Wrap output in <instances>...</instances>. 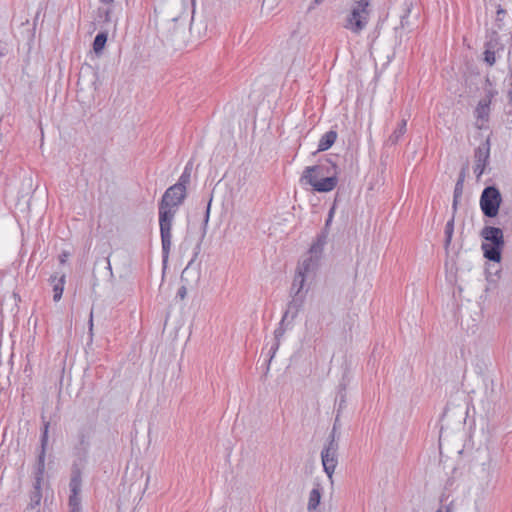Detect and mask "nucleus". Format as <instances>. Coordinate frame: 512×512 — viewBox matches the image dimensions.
<instances>
[{
	"instance_id": "f257e3e1",
	"label": "nucleus",
	"mask_w": 512,
	"mask_h": 512,
	"mask_svg": "<svg viewBox=\"0 0 512 512\" xmlns=\"http://www.w3.org/2000/svg\"><path fill=\"white\" fill-rule=\"evenodd\" d=\"M186 197V187L179 182L169 187L159 203V226L164 264L168 261L172 245V225L175 215Z\"/></svg>"
},
{
	"instance_id": "f03ea898",
	"label": "nucleus",
	"mask_w": 512,
	"mask_h": 512,
	"mask_svg": "<svg viewBox=\"0 0 512 512\" xmlns=\"http://www.w3.org/2000/svg\"><path fill=\"white\" fill-rule=\"evenodd\" d=\"M325 244V237H318L299 263L293 281V289L297 295L305 296L314 288L319 276Z\"/></svg>"
},
{
	"instance_id": "7ed1b4c3",
	"label": "nucleus",
	"mask_w": 512,
	"mask_h": 512,
	"mask_svg": "<svg viewBox=\"0 0 512 512\" xmlns=\"http://www.w3.org/2000/svg\"><path fill=\"white\" fill-rule=\"evenodd\" d=\"M338 171L334 164H317L304 169L300 183L309 186L313 191L328 193L338 185Z\"/></svg>"
},
{
	"instance_id": "20e7f679",
	"label": "nucleus",
	"mask_w": 512,
	"mask_h": 512,
	"mask_svg": "<svg viewBox=\"0 0 512 512\" xmlns=\"http://www.w3.org/2000/svg\"><path fill=\"white\" fill-rule=\"evenodd\" d=\"M481 235L484 239L482 250L485 258L499 263L501 261V252L504 247L503 231L497 227H485Z\"/></svg>"
},
{
	"instance_id": "39448f33",
	"label": "nucleus",
	"mask_w": 512,
	"mask_h": 512,
	"mask_svg": "<svg viewBox=\"0 0 512 512\" xmlns=\"http://www.w3.org/2000/svg\"><path fill=\"white\" fill-rule=\"evenodd\" d=\"M368 6V0L353 2L345 17L344 27L355 34L363 31L369 22L370 11Z\"/></svg>"
},
{
	"instance_id": "423d86ee",
	"label": "nucleus",
	"mask_w": 512,
	"mask_h": 512,
	"mask_svg": "<svg viewBox=\"0 0 512 512\" xmlns=\"http://www.w3.org/2000/svg\"><path fill=\"white\" fill-rule=\"evenodd\" d=\"M501 202L502 197L497 188L490 186L483 190L480 197V207L486 216H497Z\"/></svg>"
},
{
	"instance_id": "0eeeda50",
	"label": "nucleus",
	"mask_w": 512,
	"mask_h": 512,
	"mask_svg": "<svg viewBox=\"0 0 512 512\" xmlns=\"http://www.w3.org/2000/svg\"><path fill=\"white\" fill-rule=\"evenodd\" d=\"M321 459L325 473L332 480L338 464V444L333 439L322 450Z\"/></svg>"
},
{
	"instance_id": "6e6552de",
	"label": "nucleus",
	"mask_w": 512,
	"mask_h": 512,
	"mask_svg": "<svg viewBox=\"0 0 512 512\" xmlns=\"http://www.w3.org/2000/svg\"><path fill=\"white\" fill-rule=\"evenodd\" d=\"M485 96L479 101L475 113L478 119L486 121L490 112V103L492 98L497 94V90L490 80L484 83Z\"/></svg>"
},
{
	"instance_id": "1a4fd4ad",
	"label": "nucleus",
	"mask_w": 512,
	"mask_h": 512,
	"mask_svg": "<svg viewBox=\"0 0 512 512\" xmlns=\"http://www.w3.org/2000/svg\"><path fill=\"white\" fill-rule=\"evenodd\" d=\"M66 277L64 274H54L50 277V283L53 287V300L58 302L62 298Z\"/></svg>"
},
{
	"instance_id": "9d476101",
	"label": "nucleus",
	"mask_w": 512,
	"mask_h": 512,
	"mask_svg": "<svg viewBox=\"0 0 512 512\" xmlns=\"http://www.w3.org/2000/svg\"><path fill=\"white\" fill-rule=\"evenodd\" d=\"M322 498V488L317 484L309 493L307 508L309 511H314L320 505Z\"/></svg>"
},
{
	"instance_id": "9b49d317",
	"label": "nucleus",
	"mask_w": 512,
	"mask_h": 512,
	"mask_svg": "<svg viewBox=\"0 0 512 512\" xmlns=\"http://www.w3.org/2000/svg\"><path fill=\"white\" fill-rule=\"evenodd\" d=\"M337 133L335 131L326 132L319 140L318 151L328 150L336 141Z\"/></svg>"
},
{
	"instance_id": "f8f14e48",
	"label": "nucleus",
	"mask_w": 512,
	"mask_h": 512,
	"mask_svg": "<svg viewBox=\"0 0 512 512\" xmlns=\"http://www.w3.org/2000/svg\"><path fill=\"white\" fill-rule=\"evenodd\" d=\"M107 42V34L102 32L96 35L94 42H93V50L94 52L99 55L101 54L102 50L104 49Z\"/></svg>"
},
{
	"instance_id": "ddd939ff",
	"label": "nucleus",
	"mask_w": 512,
	"mask_h": 512,
	"mask_svg": "<svg viewBox=\"0 0 512 512\" xmlns=\"http://www.w3.org/2000/svg\"><path fill=\"white\" fill-rule=\"evenodd\" d=\"M406 126H407V122L406 120H402L397 128L393 131V133L391 134L390 136V140L393 142V143H396L400 140V138L405 134L406 132Z\"/></svg>"
},
{
	"instance_id": "4468645a",
	"label": "nucleus",
	"mask_w": 512,
	"mask_h": 512,
	"mask_svg": "<svg viewBox=\"0 0 512 512\" xmlns=\"http://www.w3.org/2000/svg\"><path fill=\"white\" fill-rule=\"evenodd\" d=\"M70 512L80 511V496L79 494H71L69 497Z\"/></svg>"
},
{
	"instance_id": "2eb2a0df",
	"label": "nucleus",
	"mask_w": 512,
	"mask_h": 512,
	"mask_svg": "<svg viewBox=\"0 0 512 512\" xmlns=\"http://www.w3.org/2000/svg\"><path fill=\"white\" fill-rule=\"evenodd\" d=\"M71 494H79L81 490V480L78 475H75L71 478L69 484Z\"/></svg>"
},
{
	"instance_id": "dca6fc26",
	"label": "nucleus",
	"mask_w": 512,
	"mask_h": 512,
	"mask_svg": "<svg viewBox=\"0 0 512 512\" xmlns=\"http://www.w3.org/2000/svg\"><path fill=\"white\" fill-rule=\"evenodd\" d=\"M484 60H485V62H486L488 65L492 66V65L495 63V60H496V59H495V53H494V51H491V50H489V49H488V50H486V51L484 52Z\"/></svg>"
},
{
	"instance_id": "f3484780",
	"label": "nucleus",
	"mask_w": 512,
	"mask_h": 512,
	"mask_svg": "<svg viewBox=\"0 0 512 512\" xmlns=\"http://www.w3.org/2000/svg\"><path fill=\"white\" fill-rule=\"evenodd\" d=\"M47 428L45 429L44 433H43V437H42V447L43 449L45 448V445L47 443ZM39 460H40V463L43 464L44 462V450L42 451L40 457H39Z\"/></svg>"
},
{
	"instance_id": "a211bd4d",
	"label": "nucleus",
	"mask_w": 512,
	"mask_h": 512,
	"mask_svg": "<svg viewBox=\"0 0 512 512\" xmlns=\"http://www.w3.org/2000/svg\"><path fill=\"white\" fill-rule=\"evenodd\" d=\"M436 512H453L451 506L440 507Z\"/></svg>"
},
{
	"instance_id": "6ab92c4d",
	"label": "nucleus",
	"mask_w": 512,
	"mask_h": 512,
	"mask_svg": "<svg viewBox=\"0 0 512 512\" xmlns=\"http://www.w3.org/2000/svg\"><path fill=\"white\" fill-rule=\"evenodd\" d=\"M334 213H335V206H333L330 211H329V217H328V220H327V224L332 220L333 216H334Z\"/></svg>"
},
{
	"instance_id": "aec40b11",
	"label": "nucleus",
	"mask_w": 512,
	"mask_h": 512,
	"mask_svg": "<svg viewBox=\"0 0 512 512\" xmlns=\"http://www.w3.org/2000/svg\"><path fill=\"white\" fill-rule=\"evenodd\" d=\"M511 39V36L509 34L505 35V42H509V40Z\"/></svg>"
},
{
	"instance_id": "412c9836",
	"label": "nucleus",
	"mask_w": 512,
	"mask_h": 512,
	"mask_svg": "<svg viewBox=\"0 0 512 512\" xmlns=\"http://www.w3.org/2000/svg\"><path fill=\"white\" fill-rule=\"evenodd\" d=\"M65 258H66V255H62V256L60 257V261H61V263H64V262H65Z\"/></svg>"
},
{
	"instance_id": "4be33fe9",
	"label": "nucleus",
	"mask_w": 512,
	"mask_h": 512,
	"mask_svg": "<svg viewBox=\"0 0 512 512\" xmlns=\"http://www.w3.org/2000/svg\"><path fill=\"white\" fill-rule=\"evenodd\" d=\"M103 3H111L113 0H100Z\"/></svg>"
},
{
	"instance_id": "5701e85b",
	"label": "nucleus",
	"mask_w": 512,
	"mask_h": 512,
	"mask_svg": "<svg viewBox=\"0 0 512 512\" xmlns=\"http://www.w3.org/2000/svg\"><path fill=\"white\" fill-rule=\"evenodd\" d=\"M179 294H180L181 298H183V297H184V295H185V291H184V290H183V291H180V292H179Z\"/></svg>"
},
{
	"instance_id": "b1692460",
	"label": "nucleus",
	"mask_w": 512,
	"mask_h": 512,
	"mask_svg": "<svg viewBox=\"0 0 512 512\" xmlns=\"http://www.w3.org/2000/svg\"><path fill=\"white\" fill-rule=\"evenodd\" d=\"M509 97L512 100V91L511 90L509 91Z\"/></svg>"
},
{
	"instance_id": "393cba45",
	"label": "nucleus",
	"mask_w": 512,
	"mask_h": 512,
	"mask_svg": "<svg viewBox=\"0 0 512 512\" xmlns=\"http://www.w3.org/2000/svg\"><path fill=\"white\" fill-rule=\"evenodd\" d=\"M323 0H315L316 3H321Z\"/></svg>"
}]
</instances>
